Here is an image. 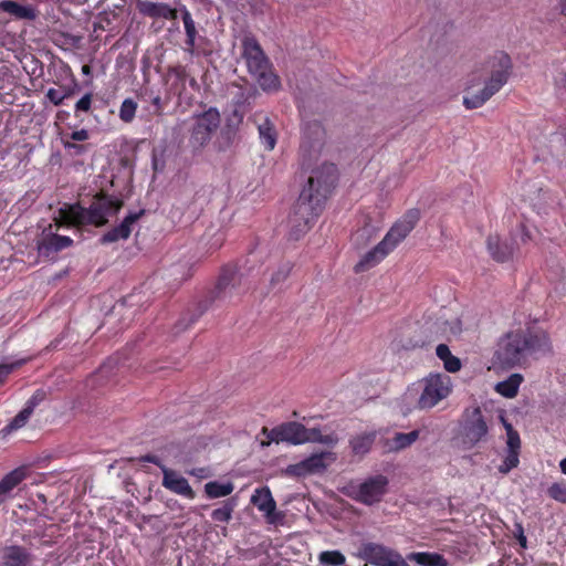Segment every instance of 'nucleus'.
<instances>
[{"mask_svg": "<svg viewBox=\"0 0 566 566\" xmlns=\"http://www.w3.org/2000/svg\"><path fill=\"white\" fill-rule=\"evenodd\" d=\"M242 275L234 268H224L214 289V298L231 301L242 293Z\"/></svg>", "mask_w": 566, "mask_h": 566, "instance_id": "4468645a", "label": "nucleus"}, {"mask_svg": "<svg viewBox=\"0 0 566 566\" xmlns=\"http://www.w3.org/2000/svg\"><path fill=\"white\" fill-rule=\"evenodd\" d=\"M387 256L386 251L382 250L379 244H377L375 248L366 252L358 263L355 265V272H365L374 266H376L378 263H380Z\"/></svg>", "mask_w": 566, "mask_h": 566, "instance_id": "b1692460", "label": "nucleus"}, {"mask_svg": "<svg viewBox=\"0 0 566 566\" xmlns=\"http://www.w3.org/2000/svg\"><path fill=\"white\" fill-rule=\"evenodd\" d=\"M143 461H146V462H150V463H154L156 465H158L160 468V465H163L158 459V457L156 455H145L143 457L142 459Z\"/></svg>", "mask_w": 566, "mask_h": 566, "instance_id": "6e6d98bb", "label": "nucleus"}, {"mask_svg": "<svg viewBox=\"0 0 566 566\" xmlns=\"http://www.w3.org/2000/svg\"><path fill=\"white\" fill-rule=\"evenodd\" d=\"M250 501L263 514L268 524H283L284 514L276 510V502L268 486L255 489Z\"/></svg>", "mask_w": 566, "mask_h": 566, "instance_id": "2eb2a0df", "label": "nucleus"}, {"mask_svg": "<svg viewBox=\"0 0 566 566\" xmlns=\"http://www.w3.org/2000/svg\"><path fill=\"white\" fill-rule=\"evenodd\" d=\"M302 153L304 158L308 157V160L313 157L314 154H318L322 150V143L319 140L315 142L313 145L307 146L306 142L302 143Z\"/></svg>", "mask_w": 566, "mask_h": 566, "instance_id": "c03bdc74", "label": "nucleus"}, {"mask_svg": "<svg viewBox=\"0 0 566 566\" xmlns=\"http://www.w3.org/2000/svg\"><path fill=\"white\" fill-rule=\"evenodd\" d=\"M486 243L490 254L499 262H504L513 255V245L502 242L497 235H490Z\"/></svg>", "mask_w": 566, "mask_h": 566, "instance_id": "5701e85b", "label": "nucleus"}, {"mask_svg": "<svg viewBox=\"0 0 566 566\" xmlns=\"http://www.w3.org/2000/svg\"><path fill=\"white\" fill-rule=\"evenodd\" d=\"M436 354H451V352L447 344L439 343L436 347Z\"/></svg>", "mask_w": 566, "mask_h": 566, "instance_id": "864d4df0", "label": "nucleus"}, {"mask_svg": "<svg viewBox=\"0 0 566 566\" xmlns=\"http://www.w3.org/2000/svg\"><path fill=\"white\" fill-rule=\"evenodd\" d=\"M137 7L140 13L151 18H175V11L166 4L155 3L150 1H140L138 2Z\"/></svg>", "mask_w": 566, "mask_h": 566, "instance_id": "a878e982", "label": "nucleus"}, {"mask_svg": "<svg viewBox=\"0 0 566 566\" xmlns=\"http://www.w3.org/2000/svg\"><path fill=\"white\" fill-rule=\"evenodd\" d=\"M71 138L76 142H83L88 138V132L86 129L75 130L71 134Z\"/></svg>", "mask_w": 566, "mask_h": 566, "instance_id": "8fccbe9b", "label": "nucleus"}, {"mask_svg": "<svg viewBox=\"0 0 566 566\" xmlns=\"http://www.w3.org/2000/svg\"><path fill=\"white\" fill-rule=\"evenodd\" d=\"M336 179L337 169L334 164L323 163L311 170L307 184L302 189L290 217V234L293 239H300L313 226Z\"/></svg>", "mask_w": 566, "mask_h": 566, "instance_id": "f257e3e1", "label": "nucleus"}, {"mask_svg": "<svg viewBox=\"0 0 566 566\" xmlns=\"http://www.w3.org/2000/svg\"><path fill=\"white\" fill-rule=\"evenodd\" d=\"M52 349H53V350H62L63 348H62V347H61V348H60V347H57V344H56V345H53Z\"/></svg>", "mask_w": 566, "mask_h": 566, "instance_id": "338daca9", "label": "nucleus"}, {"mask_svg": "<svg viewBox=\"0 0 566 566\" xmlns=\"http://www.w3.org/2000/svg\"><path fill=\"white\" fill-rule=\"evenodd\" d=\"M137 109V104L132 98H126L123 101L119 108V118L125 123H130Z\"/></svg>", "mask_w": 566, "mask_h": 566, "instance_id": "58836bf2", "label": "nucleus"}, {"mask_svg": "<svg viewBox=\"0 0 566 566\" xmlns=\"http://www.w3.org/2000/svg\"><path fill=\"white\" fill-rule=\"evenodd\" d=\"M208 306L206 304H199L192 313H187L175 326L179 331H185L191 326L206 311Z\"/></svg>", "mask_w": 566, "mask_h": 566, "instance_id": "72a5a7b5", "label": "nucleus"}, {"mask_svg": "<svg viewBox=\"0 0 566 566\" xmlns=\"http://www.w3.org/2000/svg\"><path fill=\"white\" fill-rule=\"evenodd\" d=\"M153 164H154L155 170H161L163 169V167H159L160 163L157 161L156 157H154Z\"/></svg>", "mask_w": 566, "mask_h": 566, "instance_id": "680f3d73", "label": "nucleus"}, {"mask_svg": "<svg viewBox=\"0 0 566 566\" xmlns=\"http://www.w3.org/2000/svg\"><path fill=\"white\" fill-rule=\"evenodd\" d=\"M488 70L490 76L484 87L463 97V104L468 109L481 107L506 84L512 71L511 57L504 52L495 53L488 62Z\"/></svg>", "mask_w": 566, "mask_h": 566, "instance_id": "39448f33", "label": "nucleus"}, {"mask_svg": "<svg viewBox=\"0 0 566 566\" xmlns=\"http://www.w3.org/2000/svg\"><path fill=\"white\" fill-rule=\"evenodd\" d=\"M292 270V265L286 262L277 266L275 271L272 272L270 277V285L272 289L277 287L283 281L286 280L290 272Z\"/></svg>", "mask_w": 566, "mask_h": 566, "instance_id": "c9c22d12", "label": "nucleus"}, {"mask_svg": "<svg viewBox=\"0 0 566 566\" xmlns=\"http://www.w3.org/2000/svg\"><path fill=\"white\" fill-rule=\"evenodd\" d=\"M355 556L375 566H409L399 552L371 542L363 543Z\"/></svg>", "mask_w": 566, "mask_h": 566, "instance_id": "9d476101", "label": "nucleus"}, {"mask_svg": "<svg viewBox=\"0 0 566 566\" xmlns=\"http://www.w3.org/2000/svg\"><path fill=\"white\" fill-rule=\"evenodd\" d=\"M336 461V454L332 451L313 453L308 458L290 464L286 473L294 476H306L311 474L323 473L332 463Z\"/></svg>", "mask_w": 566, "mask_h": 566, "instance_id": "ddd939ff", "label": "nucleus"}, {"mask_svg": "<svg viewBox=\"0 0 566 566\" xmlns=\"http://www.w3.org/2000/svg\"><path fill=\"white\" fill-rule=\"evenodd\" d=\"M234 485L231 482L220 483L218 481L208 482L205 485V492L210 499L223 497L233 492Z\"/></svg>", "mask_w": 566, "mask_h": 566, "instance_id": "2f4dec72", "label": "nucleus"}, {"mask_svg": "<svg viewBox=\"0 0 566 566\" xmlns=\"http://www.w3.org/2000/svg\"><path fill=\"white\" fill-rule=\"evenodd\" d=\"M0 11H3L19 20H35L38 10L33 6H23L11 0L0 1Z\"/></svg>", "mask_w": 566, "mask_h": 566, "instance_id": "412c9836", "label": "nucleus"}, {"mask_svg": "<svg viewBox=\"0 0 566 566\" xmlns=\"http://www.w3.org/2000/svg\"><path fill=\"white\" fill-rule=\"evenodd\" d=\"M151 104L155 106L157 113L163 111L161 97L159 95H156L151 98Z\"/></svg>", "mask_w": 566, "mask_h": 566, "instance_id": "603ef678", "label": "nucleus"}, {"mask_svg": "<svg viewBox=\"0 0 566 566\" xmlns=\"http://www.w3.org/2000/svg\"><path fill=\"white\" fill-rule=\"evenodd\" d=\"M552 350L549 338L542 329H512L497 342L495 354H534Z\"/></svg>", "mask_w": 566, "mask_h": 566, "instance_id": "423d86ee", "label": "nucleus"}, {"mask_svg": "<svg viewBox=\"0 0 566 566\" xmlns=\"http://www.w3.org/2000/svg\"><path fill=\"white\" fill-rule=\"evenodd\" d=\"M375 439L376 431L364 432L352 438L349 444L355 454L365 455L371 449Z\"/></svg>", "mask_w": 566, "mask_h": 566, "instance_id": "c85d7f7f", "label": "nucleus"}, {"mask_svg": "<svg viewBox=\"0 0 566 566\" xmlns=\"http://www.w3.org/2000/svg\"><path fill=\"white\" fill-rule=\"evenodd\" d=\"M560 12L566 17V0H559Z\"/></svg>", "mask_w": 566, "mask_h": 566, "instance_id": "13d9d810", "label": "nucleus"}, {"mask_svg": "<svg viewBox=\"0 0 566 566\" xmlns=\"http://www.w3.org/2000/svg\"><path fill=\"white\" fill-rule=\"evenodd\" d=\"M120 207L122 202L111 197L97 198L87 209L77 203H65L54 212L53 221L57 228L84 224L99 227L105 224L109 217L116 214Z\"/></svg>", "mask_w": 566, "mask_h": 566, "instance_id": "f03ea898", "label": "nucleus"}, {"mask_svg": "<svg viewBox=\"0 0 566 566\" xmlns=\"http://www.w3.org/2000/svg\"><path fill=\"white\" fill-rule=\"evenodd\" d=\"M518 452L507 451L503 462L499 467V471L503 474H506L512 469L516 468L518 465Z\"/></svg>", "mask_w": 566, "mask_h": 566, "instance_id": "ea45409f", "label": "nucleus"}, {"mask_svg": "<svg viewBox=\"0 0 566 566\" xmlns=\"http://www.w3.org/2000/svg\"><path fill=\"white\" fill-rule=\"evenodd\" d=\"M501 420L504 424V428L506 430V436H507V440H506V446H507V451H515V452H518L520 450V446H521V440H520V436L518 433L513 429L512 424L509 423L504 417H501Z\"/></svg>", "mask_w": 566, "mask_h": 566, "instance_id": "f704fd0d", "label": "nucleus"}, {"mask_svg": "<svg viewBox=\"0 0 566 566\" xmlns=\"http://www.w3.org/2000/svg\"><path fill=\"white\" fill-rule=\"evenodd\" d=\"M261 433L268 438V441L261 442L262 447H268L271 442H287L294 446L315 442L334 447L339 441V438L334 432L323 433L318 428L307 429L302 423L295 421L282 423L273 429L264 427Z\"/></svg>", "mask_w": 566, "mask_h": 566, "instance_id": "7ed1b4c3", "label": "nucleus"}, {"mask_svg": "<svg viewBox=\"0 0 566 566\" xmlns=\"http://www.w3.org/2000/svg\"><path fill=\"white\" fill-rule=\"evenodd\" d=\"M31 412L29 409L23 408L11 421L6 428L2 430L4 433H11L12 431H15L22 427L25 426L29 418L31 417Z\"/></svg>", "mask_w": 566, "mask_h": 566, "instance_id": "e433bc0d", "label": "nucleus"}, {"mask_svg": "<svg viewBox=\"0 0 566 566\" xmlns=\"http://www.w3.org/2000/svg\"><path fill=\"white\" fill-rule=\"evenodd\" d=\"M522 381L523 376L521 374H512L507 379L497 382L494 389L501 396L511 399L517 395Z\"/></svg>", "mask_w": 566, "mask_h": 566, "instance_id": "bb28decb", "label": "nucleus"}, {"mask_svg": "<svg viewBox=\"0 0 566 566\" xmlns=\"http://www.w3.org/2000/svg\"><path fill=\"white\" fill-rule=\"evenodd\" d=\"M420 218L418 209H410L399 219L378 243L388 255L411 232Z\"/></svg>", "mask_w": 566, "mask_h": 566, "instance_id": "f8f14e48", "label": "nucleus"}, {"mask_svg": "<svg viewBox=\"0 0 566 566\" xmlns=\"http://www.w3.org/2000/svg\"><path fill=\"white\" fill-rule=\"evenodd\" d=\"M24 479V472L22 470H13L10 473H8L1 481H0V504H2L8 496L10 495V492L23 481Z\"/></svg>", "mask_w": 566, "mask_h": 566, "instance_id": "cd10ccee", "label": "nucleus"}, {"mask_svg": "<svg viewBox=\"0 0 566 566\" xmlns=\"http://www.w3.org/2000/svg\"><path fill=\"white\" fill-rule=\"evenodd\" d=\"M515 536L520 543V545L523 547V548H526L527 546V539H526V536L524 535V530H523V526L521 524H516V533H515Z\"/></svg>", "mask_w": 566, "mask_h": 566, "instance_id": "09e8293b", "label": "nucleus"}, {"mask_svg": "<svg viewBox=\"0 0 566 566\" xmlns=\"http://www.w3.org/2000/svg\"><path fill=\"white\" fill-rule=\"evenodd\" d=\"M547 493L553 500L566 503V485L555 482L548 488Z\"/></svg>", "mask_w": 566, "mask_h": 566, "instance_id": "79ce46f5", "label": "nucleus"}, {"mask_svg": "<svg viewBox=\"0 0 566 566\" xmlns=\"http://www.w3.org/2000/svg\"><path fill=\"white\" fill-rule=\"evenodd\" d=\"M91 106H92V94L87 93L82 98H80L77 101V103L75 104V113H80V112L86 113L91 109Z\"/></svg>", "mask_w": 566, "mask_h": 566, "instance_id": "49530a36", "label": "nucleus"}, {"mask_svg": "<svg viewBox=\"0 0 566 566\" xmlns=\"http://www.w3.org/2000/svg\"><path fill=\"white\" fill-rule=\"evenodd\" d=\"M559 468H560L562 473H564L566 475V458L560 460Z\"/></svg>", "mask_w": 566, "mask_h": 566, "instance_id": "bf43d9fd", "label": "nucleus"}, {"mask_svg": "<svg viewBox=\"0 0 566 566\" xmlns=\"http://www.w3.org/2000/svg\"><path fill=\"white\" fill-rule=\"evenodd\" d=\"M181 18H182V22H184V27H185V31H186V35H187L186 43L189 46V50L192 51V49L195 46L196 35H197L195 21L192 20L190 12L186 8H182V10H181Z\"/></svg>", "mask_w": 566, "mask_h": 566, "instance_id": "473e14b6", "label": "nucleus"}, {"mask_svg": "<svg viewBox=\"0 0 566 566\" xmlns=\"http://www.w3.org/2000/svg\"><path fill=\"white\" fill-rule=\"evenodd\" d=\"M64 146L66 149L72 150L74 154L78 155L82 154L85 150V147L82 145H76L70 142H65Z\"/></svg>", "mask_w": 566, "mask_h": 566, "instance_id": "3c124183", "label": "nucleus"}, {"mask_svg": "<svg viewBox=\"0 0 566 566\" xmlns=\"http://www.w3.org/2000/svg\"><path fill=\"white\" fill-rule=\"evenodd\" d=\"M82 73L85 74V75H90L91 74V67L88 65H83L82 66Z\"/></svg>", "mask_w": 566, "mask_h": 566, "instance_id": "052dcab7", "label": "nucleus"}, {"mask_svg": "<svg viewBox=\"0 0 566 566\" xmlns=\"http://www.w3.org/2000/svg\"><path fill=\"white\" fill-rule=\"evenodd\" d=\"M407 559L416 562L421 566H448L447 559L436 553L417 552L410 553Z\"/></svg>", "mask_w": 566, "mask_h": 566, "instance_id": "c756f323", "label": "nucleus"}, {"mask_svg": "<svg viewBox=\"0 0 566 566\" xmlns=\"http://www.w3.org/2000/svg\"><path fill=\"white\" fill-rule=\"evenodd\" d=\"M191 475H195V476H198V478H205V469H198V470H192L189 472Z\"/></svg>", "mask_w": 566, "mask_h": 566, "instance_id": "4d7b16f0", "label": "nucleus"}, {"mask_svg": "<svg viewBox=\"0 0 566 566\" xmlns=\"http://www.w3.org/2000/svg\"><path fill=\"white\" fill-rule=\"evenodd\" d=\"M242 56L249 73L254 77L262 91L275 93L281 88L280 77L274 73L269 59L253 36L243 38Z\"/></svg>", "mask_w": 566, "mask_h": 566, "instance_id": "20e7f679", "label": "nucleus"}, {"mask_svg": "<svg viewBox=\"0 0 566 566\" xmlns=\"http://www.w3.org/2000/svg\"><path fill=\"white\" fill-rule=\"evenodd\" d=\"M419 438V431L413 430L408 433L398 432L391 439H388L385 444V449L388 452H397L406 449L417 441Z\"/></svg>", "mask_w": 566, "mask_h": 566, "instance_id": "393cba45", "label": "nucleus"}, {"mask_svg": "<svg viewBox=\"0 0 566 566\" xmlns=\"http://www.w3.org/2000/svg\"><path fill=\"white\" fill-rule=\"evenodd\" d=\"M463 315L459 317L442 314L428 327V331L434 335L431 340H438L440 337L450 339L459 336L463 331Z\"/></svg>", "mask_w": 566, "mask_h": 566, "instance_id": "f3484780", "label": "nucleus"}, {"mask_svg": "<svg viewBox=\"0 0 566 566\" xmlns=\"http://www.w3.org/2000/svg\"><path fill=\"white\" fill-rule=\"evenodd\" d=\"M418 346V340L415 343H411L410 348H416ZM406 349H409V347H406Z\"/></svg>", "mask_w": 566, "mask_h": 566, "instance_id": "0e129e2a", "label": "nucleus"}, {"mask_svg": "<svg viewBox=\"0 0 566 566\" xmlns=\"http://www.w3.org/2000/svg\"><path fill=\"white\" fill-rule=\"evenodd\" d=\"M420 218L418 209H410L399 219L378 243L388 255L411 232Z\"/></svg>", "mask_w": 566, "mask_h": 566, "instance_id": "9b49d317", "label": "nucleus"}, {"mask_svg": "<svg viewBox=\"0 0 566 566\" xmlns=\"http://www.w3.org/2000/svg\"><path fill=\"white\" fill-rule=\"evenodd\" d=\"M73 244V240L66 235H60L51 231H44L42 238L38 241V251L40 254L50 256Z\"/></svg>", "mask_w": 566, "mask_h": 566, "instance_id": "6ab92c4d", "label": "nucleus"}, {"mask_svg": "<svg viewBox=\"0 0 566 566\" xmlns=\"http://www.w3.org/2000/svg\"><path fill=\"white\" fill-rule=\"evenodd\" d=\"M153 164H154L155 170H161L163 169V167H159L160 163L157 161L156 157H154Z\"/></svg>", "mask_w": 566, "mask_h": 566, "instance_id": "e2e57ef3", "label": "nucleus"}, {"mask_svg": "<svg viewBox=\"0 0 566 566\" xmlns=\"http://www.w3.org/2000/svg\"><path fill=\"white\" fill-rule=\"evenodd\" d=\"M555 81H556L557 86L563 87L564 90H566V73H560L556 77Z\"/></svg>", "mask_w": 566, "mask_h": 566, "instance_id": "5fc2aeb1", "label": "nucleus"}, {"mask_svg": "<svg viewBox=\"0 0 566 566\" xmlns=\"http://www.w3.org/2000/svg\"><path fill=\"white\" fill-rule=\"evenodd\" d=\"M388 479L385 475H375L359 484L355 499L366 505L379 502L387 492Z\"/></svg>", "mask_w": 566, "mask_h": 566, "instance_id": "dca6fc26", "label": "nucleus"}, {"mask_svg": "<svg viewBox=\"0 0 566 566\" xmlns=\"http://www.w3.org/2000/svg\"><path fill=\"white\" fill-rule=\"evenodd\" d=\"M489 426L480 407L467 408L459 421V438L465 450L488 441Z\"/></svg>", "mask_w": 566, "mask_h": 566, "instance_id": "0eeeda50", "label": "nucleus"}, {"mask_svg": "<svg viewBox=\"0 0 566 566\" xmlns=\"http://www.w3.org/2000/svg\"><path fill=\"white\" fill-rule=\"evenodd\" d=\"M72 91L71 90H56V88H49L46 92L48 99L53 103L55 106H59L63 103L65 98L71 96Z\"/></svg>", "mask_w": 566, "mask_h": 566, "instance_id": "a19ab883", "label": "nucleus"}, {"mask_svg": "<svg viewBox=\"0 0 566 566\" xmlns=\"http://www.w3.org/2000/svg\"><path fill=\"white\" fill-rule=\"evenodd\" d=\"M315 132H316L317 134H321V133H322V129H321V127H319L318 125H315Z\"/></svg>", "mask_w": 566, "mask_h": 566, "instance_id": "69168bd1", "label": "nucleus"}, {"mask_svg": "<svg viewBox=\"0 0 566 566\" xmlns=\"http://www.w3.org/2000/svg\"><path fill=\"white\" fill-rule=\"evenodd\" d=\"M422 391L417 405L421 410H429L447 399L453 389V384L448 375L431 373L421 380Z\"/></svg>", "mask_w": 566, "mask_h": 566, "instance_id": "1a4fd4ad", "label": "nucleus"}, {"mask_svg": "<svg viewBox=\"0 0 566 566\" xmlns=\"http://www.w3.org/2000/svg\"><path fill=\"white\" fill-rule=\"evenodd\" d=\"M233 510L234 504L228 501L221 507L213 510L211 517L216 522L228 523L232 517Z\"/></svg>", "mask_w": 566, "mask_h": 566, "instance_id": "4c0bfd02", "label": "nucleus"}, {"mask_svg": "<svg viewBox=\"0 0 566 566\" xmlns=\"http://www.w3.org/2000/svg\"><path fill=\"white\" fill-rule=\"evenodd\" d=\"M191 120L189 146L195 153H198L211 142L220 126L221 116L216 107H210L203 113L195 114Z\"/></svg>", "mask_w": 566, "mask_h": 566, "instance_id": "6e6552de", "label": "nucleus"}, {"mask_svg": "<svg viewBox=\"0 0 566 566\" xmlns=\"http://www.w3.org/2000/svg\"><path fill=\"white\" fill-rule=\"evenodd\" d=\"M163 472V486L170 492L184 496L188 500H193L196 493L190 486L188 480L175 470L160 465Z\"/></svg>", "mask_w": 566, "mask_h": 566, "instance_id": "a211bd4d", "label": "nucleus"}, {"mask_svg": "<svg viewBox=\"0 0 566 566\" xmlns=\"http://www.w3.org/2000/svg\"><path fill=\"white\" fill-rule=\"evenodd\" d=\"M261 144L266 150H273L276 145V132L268 117L258 126Z\"/></svg>", "mask_w": 566, "mask_h": 566, "instance_id": "7c9ffc66", "label": "nucleus"}, {"mask_svg": "<svg viewBox=\"0 0 566 566\" xmlns=\"http://www.w3.org/2000/svg\"><path fill=\"white\" fill-rule=\"evenodd\" d=\"M44 394L42 391H36L25 403V409L32 413L34 408L43 400Z\"/></svg>", "mask_w": 566, "mask_h": 566, "instance_id": "de8ad7c7", "label": "nucleus"}, {"mask_svg": "<svg viewBox=\"0 0 566 566\" xmlns=\"http://www.w3.org/2000/svg\"><path fill=\"white\" fill-rule=\"evenodd\" d=\"M140 214H142V212L129 213L122 221L120 224H118L117 227L113 228L112 230H109L105 234H103V237L101 238V242L106 244V243H112V242H116L119 240L128 239L133 231V227L139 219Z\"/></svg>", "mask_w": 566, "mask_h": 566, "instance_id": "aec40b11", "label": "nucleus"}, {"mask_svg": "<svg viewBox=\"0 0 566 566\" xmlns=\"http://www.w3.org/2000/svg\"><path fill=\"white\" fill-rule=\"evenodd\" d=\"M31 560L30 554L18 546L8 547L2 554V566H29Z\"/></svg>", "mask_w": 566, "mask_h": 566, "instance_id": "4be33fe9", "label": "nucleus"}, {"mask_svg": "<svg viewBox=\"0 0 566 566\" xmlns=\"http://www.w3.org/2000/svg\"><path fill=\"white\" fill-rule=\"evenodd\" d=\"M25 360H20L17 363H1L0 364V384H2L6 377L11 374L17 367L21 366Z\"/></svg>", "mask_w": 566, "mask_h": 566, "instance_id": "a18cd8bd", "label": "nucleus"}, {"mask_svg": "<svg viewBox=\"0 0 566 566\" xmlns=\"http://www.w3.org/2000/svg\"><path fill=\"white\" fill-rule=\"evenodd\" d=\"M443 360V366L447 371L455 373L459 371L462 364L458 356H439Z\"/></svg>", "mask_w": 566, "mask_h": 566, "instance_id": "37998d69", "label": "nucleus"}]
</instances>
